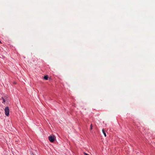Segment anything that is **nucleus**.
<instances>
[{
    "mask_svg": "<svg viewBox=\"0 0 155 155\" xmlns=\"http://www.w3.org/2000/svg\"><path fill=\"white\" fill-rule=\"evenodd\" d=\"M84 154L85 155H89L88 154L86 153H84Z\"/></svg>",
    "mask_w": 155,
    "mask_h": 155,
    "instance_id": "7",
    "label": "nucleus"
},
{
    "mask_svg": "<svg viewBox=\"0 0 155 155\" xmlns=\"http://www.w3.org/2000/svg\"><path fill=\"white\" fill-rule=\"evenodd\" d=\"M92 124H91V126H90V129L91 130H92Z\"/></svg>",
    "mask_w": 155,
    "mask_h": 155,
    "instance_id": "6",
    "label": "nucleus"
},
{
    "mask_svg": "<svg viewBox=\"0 0 155 155\" xmlns=\"http://www.w3.org/2000/svg\"><path fill=\"white\" fill-rule=\"evenodd\" d=\"M49 140L51 142H53L55 140V138L54 135H51L48 137Z\"/></svg>",
    "mask_w": 155,
    "mask_h": 155,
    "instance_id": "1",
    "label": "nucleus"
},
{
    "mask_svg": "<svg viewBox=\"0 0 155 155\" xmlns=\"http://www.w3.org/2000/svg\"><path fill=\"white\" fill-rule=\"evenodd\" d=\"M84 154L85 155H89L88 154L86 153H84Z\"/></svg>",
    "mask_w": 155,
    "mask_h": 155,
    "instance_id": "8",
    "label": "nucleus"
},
{
    "mask_svg": "<svg viewBox=\"0 0 155 155\" xmlns=\"http://www.w3.org/2000/svg\"><path fill=\"white\" fill-rule=\"evenodd\" d=\"M0 100H2V103H4L5 102V99L3 97H2V98Z\"/></svg>",
    "mask_w": 155,
    "mask_h": 155,
    "instance_id": "4",
    "label": "nucleus"
},
{
    "mask_svg": "<svg viewBox=\"0 0 155 155\" xmlns=\"http://www.w3.org/2000/svg\"><path fill=\"white\" fill-rule=\"evenodd\" d=\"M48 75H46L44 77V78L46 80H47L48 79Z\"/></svg>",
    "mask_w": 155,
    "mask_h": 155,
    "instance_id": "5",
    "label": "nucleus"
},
{
    "mask_svg": "<svg viewBox=\"0 0 155 155\" xmlns=\"http://www.w3.org/2000/svg\"><path fill=\"white\" fill-rule=\"evenodd\" d=\"M102 132L103 134H104V136L105 137H106L107 136V135H106V133L104 129L102 130Z\"/></svg>",
    "mask_w": 155,
    "mask_h": 155,
    "instance_id": "3",
    "label": "nucleus"
},
{
    "mask_svg": "<svg viewBox=\"0 0 155 155\" xmlns=\"http://www.w3.org/2000/svg\"><path fill=\"white\" fill-rule=\"evenodd\" d=\"M5 114L7 116H8L9 113V109L8 107H6L5 109Z\"/></svg>",
    "mask_w": 155,
    "mask_h": 155,
    "instance_id": "2",
    "label": "nucleus"
}]
</instances>
